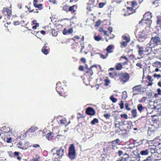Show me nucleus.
Listing matches in <instances>:
<instances>
[{
  "label": "nucleus",
  "instance_id": "1",
  "mask_svg": "<svg viewBox=\"0 0 161 161\" xmlns=\"http://www.w3.org/2000/svg\"><path fill=\"white\" fill-rule=\"evenodd\" d=\"M161 44V41L160 37L156 36L152 37L149 43V46L151 47H154Z\"/></svg>",
  "mask_w": 161,
  "mask_h": 161
},
{
  "label": "nucleus",
  "instance_id": "2",
  "mask_svg": "<svg viewBox=\"0 0 161 161\" xmlns=\"http://www.w3.org/2000/svg\"><path fill=\"white\" fill-rule=\"evenodd\" d=\"M10 7H6L3 8L2 9V13L4 19L8 20L10 19V17L11 15L12 11L11 9L10 8Z\"/></svg>",
  "mask_w": 161,
  "mask_h": 161
},
{
  "label": "nucleus",
  "instance_id": "3",
  "mask_svg": "<svg viewBox=\"0 0 161 161\" xmlns=\"http://www.w3.org/2000/svg\"><path fill=\"white\" fill-rule=\"evenodd\" d=\"M75 147L73 144H71L68 149V156L71 160H73L75 158Z\"/></svg>",
  "mask_w": 161,
  "mask_h": 161
},
{
  "label": "nucleus",
  "instance_id": "4",
  "mask_svg": "<svg viewBox=\"0 0 161 161\" xmlns=\"http://www.w3.org/2000/svg\"><path fill=\"white\" fill-rule=\"evenodd\" d=\"M118 76H119V79L120 80V82L122 83L128 81L130 78L129 74L126 72H120Z\"/></svg>",
  "mask_w": 161,
  "mask_h": 161
},
{
  "label": "nucleus",
  "instance_id": "5",
  "mask_svg": "<svg viewBox=\"0 0 161 161\" xmlns=\"http://www.w3.org/2000/svg\"><path fill=\"white\" fill-rule=\"evenodd\" d=\"M152 17V16L151 13H147L144 14L143 19H142L139 23H140L141 22L145 21V23L147 24H150L152 22L151 20Z\"/></svg>",
  "mask_w": 161,
  "mask_h": 161
},
{
  "label": "nucleus",
  "instance_id": "6",
  "mask_svg": "<svg viewBox=\"0 0 161 161\" xmlns=\"http://www.w3.org/2000/svg\"><path fill=\"white\" fill-rule=\"evenodd\" d=\"M156 129L153 126L149 127L147 131V133L149 136H151L153 138H155V135L156 134Z\"/></svg>",
  "mask_w": 161,
  "mask_h": 161
},
{
  "label": "nucleus",
  "instance_id": "7",
  "mask_svg": "<svg viewBox=\"0 0 161 161\" xmlns=\"http://www.w3.org/2000/svg\"><path fill=\"white\" fill-rule=\"evenodd\" d=\"M64 154V149L63 147L62 146L59 149H58L56 153H53L54 156H58V159H60L62 158V156Z\"/></svg>",
  "mask_w": 161,
  "mask_h": 161
},
{
  "label": "nucleus",
  "instance_id": "8",
  "mask_svg": "<svg viewBox=\"0 0 161 161\" xmlns=\"http://www.w3.org/2000/svg\"><path fill=\"white\" fill-rule=\"evenodd\" d=\"M142 85H136L133 87L132 88V92H133V95H136L139 92H140L142 90Z\"/></svg>",
  "mask_w": 161,
  "mask_h": 161
},
{
  "label": "nucleus",
  "instance_id": "9",
  "mask_svg": "<svg viewBox=\"0 0 161 161\" xmlns=\"http://www.w3.org/2000/svg\"><path fill=\"white\" fill-rule=\"evenodd\" d=\"M110 144L111 147L113 149L117 148V147L116 144L118 145H120V141L119 138H117L115 140L109 142Z\"/></svg>",
  "mask_w": 161,
  "mask_h": 161
},
{
  "label": "nucleus",
  "instance_id": "10",
  "mask_svg": "<svg viewBox=\"0 0 161 161\" xmlns=\"http://www.w3.org/2000/svg\"><path fill=\"white\" fill-rule=\"evenodd\" d=\"M56 85V90L58 93L61 95L62 94H63L64 92L63 88L62 87L61 85V83L60 81H58L57 82Z\"/></svg>",
  "mask_w": 161,
  "mask_h": 161
},
{
  "label": "nucleus",
  "instance_id": "11",
  "mask_svg": "<svg viewBox=\"0 0 161 161\" xmlns=\"http://www.w3.org/2000/svg\"><path fill=\"white\" fill-rule=\"evenodd\" d=\"M125 11V12L124 14L125 16H127L132 14L135 12V8H134L130 7H127L126 8V10L123 9V11Z\"/></svg>",
  "mask_w": 161,
  "mask_h": 161
},
{
  "label": "nucleus",
  "instance_id": "12",
  "mask_svg": "<svg viewBox=\"0 0 161 161\" xmlns=\"http://www.w3.org/2000/svg\"><path fill=\"white\" fill-rule=\"evenodd\" d=\"M157 140V139H154L153 140H151V141H153V142H154V146H153V147L149 148L148 149L150 152L151 153V154H156V153H158V149L156 148V147L158 146L157 143H156V141Z\"/></svg>",
  "mask_w": 161,
  "mask_h": 161
},
{
  "label": "nucleus",
  "instance_id": "13",
  "mask_svg": "<svg viewBox=\"0 0 161 161\" xmlns=\"http://www.w3.org/2000/svg\"><path fill=\"white\" fill-rule=\"evenodd\" d=\"M86 113L88 115L93 116L95 115L96 112L94 109L92 107L87 108L86 110Z\"/></svg>",
  "mask_w": 161,
  "mask_h": 161
},
{
  "label": "nucleus",
  "instance_id": "14",
  "mask_svg": "<svg viewBox=\"0 0 161 161\" xmlns=\"http://www.w3.org/2000/svg\"><path fill=\"white\" fill-rule=\"evenodd\" d=\"M77 6L76 5H74L71 6H69V12H70L72 14H74L76 12Z\"/></svg>",
  "mask_w": 161,
  "mask_h": 161
},
{
  "label": "nucleus",
  "instance_id": "15",
  "mask_svg": "<svg viewBox=\"0 0 161 161\" xmlns=\"http://www.w3.org/2000/svg\"><path fill=\"white\" fill-rule=\"evenodd\" d=\"M48 48H49V47L46 45V44H45L42 49V52L45 55L48 54L49 52Z\"/></svg>",
  "mask_w": 161,
  "mask_h": 161
},
{
  "label": "nucleus",
  "instance_id": "16",
  "mask_svg": "<svg viewBox=\"0 0 161 161\" xmlns=\"http://www.w3.org/2000/svg\"><path fill=\"white\" fill-rule=\"evenodd\" d=\"M136 48L138 49V53L140 55H143L144 53V50L143 48L142 47H140L139 45H137L136 46Z\"/></svg>",
  "mask_w": 161,
  "mask_h": 161
},
{
  "label": "nucleus",
  "instance_id": "17",
  "mask_svg": "<svg viewBox=\"0 0 161 161\" xmlns=\"http://www.w3.org/2000/svg\"><path fill=\"white\" fill-rule=\"evenodd\" d=\"M149 153L150 151L148 149H145L142 150L140 152V154L142 156H147Z\"/></svg>",
  "mask_w": 161,
  "mask_h": 161
},
{
  "label": "nucleus",
  "instance_id": "18",
  "mask_svg": "<svg viewBox=\"0 0 161 161\" xmlns=\"http://www.w3.org/2000/svg\"><path fill=\"white\" fill-rule=\"evenodd\" d=\"M137 108L139 112L142 113L143 112L145 108L141 104H139L137 105Z\"/></svg>",
  "mask_w": 161,
  "mask_h": 161
},
{
  "label": "nucleus",
  "instance_id": "19",
  "mask_svg": "<svg viewBox=\"0 0 161 161\" xmlns=\"http://www.w3.org/2000/svg\"><path fill=\"white\" fill-rule=\"evenodd\" d=\"M127 3L128 4H129L130 3V4L131 6L130 7L134 8H135V10L137 8L136 6L137 5V3L136 1H133L130 2H128Z\"/></svg>",
  "mask_w": 161,
  "mask_h": 161
},
{
  "label": "nucleus",
  "instance_id": "20",
  "mask_svg": "<svg viewBox=\"0 0 161 161\" xmlns=\"http://www.w3.org/2000/svg\"><path fill=\"white\" fill-rule=\"evenodd\" d=\"M129 156L128 154H127L126 153H124L123 155L121 158V159L123 161H126L128 160L129 158Z\"/></svg>",
  "mask_w": 161,
  "mask_h": 161
},
{
  "label": "nucleus",
  "instance_id": "21",
  "mask_svg": "<svg viewBox=\"0 0 161 161\" xmlns=\"http://www.w3.org/2000/svg\"><path fill=\"white\" fill-rule=\"evenodd\" d=\"M54 134L53 132H51L47 133L46 135V138L49 140H50L53 139Z\"/></svg>",
  "mask_w": 161,
  "mask_h": 161
},
{
  "label": "nucleus",
  "instance_id": "22",
  "mask_svg": "<svg viewBox=\"0 0 161 161\" xmlns=\"http://www.w3.org/2000/svg\"><path fill=\"white\" fill-rule=\"evenodd\" d=\"M123 68L122 65L120 63H118L115 66V69L116 70H120Z\"/></svg>",
  "mask_w": 161,
  "mask_h": 161
},
{
  "label": "nucleus",
  "instance_id": "23",
  "mask_svg": "<svg viewBox=\"0 0 161 161\" xmlns=\"http://www.w3.org/2000/svg\"><path fill=\"white\" fill-rule=\"evenodd\" d=\"M94 67V66H92L89 69H87L85 70V73L86 74H89L91 75L93 74V72L92 70V68Z\"/></svg>",
  "mask_w": 161,
  "mask_h": 161
},
{
  "label": "nucleus",
  "instance_id": "24",
  "mask_svg": "<svg viewBox=\"0 0 161 161\" xmlns=\"http://www.w3.org/2000/svg\"><path fill=\"white\" fill-rule=\"evenodd\" d=\"M124 149L122 147L120 148V149H119L118 151L117 154L119 155V157H121V156H122L124 153Z\"/></svg>",
  "mask_w": 161,
  "mask_h": 161
},
{
  "label": "nucleus",
  "instance_id": "25",
  "mask_svg": "<svg viewBox=\"0 0 161 161\" xmlns=\"http://www.w3.org/2000/svg\"><path fill=\"white\" fill-rule=\"evenodd\" d=\"M113 46L112 45H110L108 47L106 50L108 53H110L113 52V51L112 50L113 48Z\"/></svg>",
  "mask_w": 161,
  "mask_h": 161
},
{
  "label": "nucleus",
  "instance_id": "26",
  "mask_svg": "<svg viewBox=\"0 0 161 161\" xmlns=\"http://www.w3.org/2000/svg\"><path fill=\"white\" fill-rule=\"evenodd\" d=\"M131 113L132 116L133 118H135L137 117V112L136 109H132V110H131Z\"/></svg>",
  "mask_w": 161,
  "mask_h": 161
},
{
  "label": "nucleus",
  "instance_id": "27",
  "mask_svg": "<svg viewBox=\"0 0 161 161\" xmlns=\"http://www.w3.org/2000/svg\"><path fill=\"white\" fill-rule=\"evenodd\" d=\"M94 39L96 41H102L103 39V38L99 35H95L94 36Z\"/></svg>",
  "mask_w": 161,
  "mask_h": 161
},
{
  "label": "nucleus",
  "instance_id": "28",
  "mask_svg": "<svg viewBox=\"0 0 161 161\" xmlns=\"http://www.w3.org/2000/svg\"><path fill=\"white\" fill-rule=\"evenodd\" d=\"M138 37V40L139 41H142V39H145V36L144 35H142L141 33L137 35Z\"/></svg>",
  "mask_w": 161,
  "mask_h": 161
},
{
  "label": "nucleus",
  "instance_id": "29",
  "mask_svg": "<svg viewBox=\"0 0 161 161\" xmlns=\"http://www.w3.org/2000/svg\"><path fill=\"white\" fill-rule=\"evenodd\" d=\"M60 123L61 124L65 125L66 126H67L70 123V121H69V122L66 124V119L64 118L60 120Z\"/></svg>",
  "mask_w": 161,
  "mask_h": 161
},
{
  "label": "nucleus",
  "instance_id": "30",
  "mask_svg": "<svg viewBox=\"0 0 161 161\" xmlns=\"http://www.w3.org/2000/svg\"><path fill=\"white\" fill-rule=\"evenodd\" d=\"M157 25L158 26L161 27V16L157 17Z\"/></svg>",
  "mask_w": 161,
  "mask_h": 161
},
{
  "label": "nucleus",
  "instance_id": "31",
  "mask_svg": "<svg viewBox=\"0 0 161 161\" xmlns=\"http://www.w3.org/2000/svg\"><path fill=\"white\" fill-rule=\"evenodd\" d=\"M122 58H124L125 60V61L123 62L122 64H121L122 65L127 64L128 62L129 61L128 58L125 56H121L120 57V60H121Z\"/></svg>",
  "mask_w": 161,
  "mask_h": 161
},
{
  "label": "nucleus",
  "instance_id": "32",
  "mask_svg": "<svg viewBox=\"0 0 161 161\" xmlns=\"http://www.w3.org/2000/svg\"><path fill=\"white\" fill-rule=\"evenodd\" d=\"M153 66L156 67H161V62L159 61H156L154 63Z\"/></svg>",
  "mask_w": 161,
  "mask_h": 161
},
{
  "label": "nucleus",
  "instance_id": "33",
  "mask_svg": "<svg viewBox=\"0 0 161 161\" xmlns=\"http://www.w3.org/2000/svg\"><path fill=\"white\" fill-rule=\"evenodd\" d=\"M19 153L18 152L15 151L14 153V155L15 156H17V158L18 160L20 161L21 160V157L19 156Z\"/></svg>",
  "mask_w": 161,
  "mask_h": 161
},
{
  "label": "nucleus",
  "instance_id": "34",
  "mask_svg": "<svg viewBox=\"0 0 161 161\" xmlns=\"http://www.w3.org/2000/svg\"><path fill=\"white\" fill-rule=\"evenodd\" d=\"M110 99L113 103H115L117 101V99L114 97L113 95L110 96Z\"/></svg>",
  "mask_w": 161,
  "mask_h": 161
},
{
  "label": "nucleus",
  "instance_id": "35",
  "mask_svg": "<svg viewBox=\"0 0 161 161\" xmlns=\"http://www.w3.org/2000/svg\"><path fill=\"white\" fill-rule=\"evenodd\" d=\"M34 6L36 8H38L39 10H42V4H34Z\"/></svg>",
  "mask_w": 161,
  "mask_h": 161
},
{
  "label": "nucleus",
  "instance_id": "36",
  "mask_svg": "<svg viewBox=\"0 0 161 161\" xmlns=\"http://www.w3.org/2000/svg\"><path fill=\"white\" fill-rule=\"evenodd\" d=\"M98 120L97 118H94L91 121V124L92 125H94L96 123H98Z\"/></svg>",
  "mask_w": 161,
  "mask_h": 161
},
{
  "label": "nucleus",
  "instance_id": "37",
  "mask_svg": "<svg viewBox=\"0 0 161 161\" xmlns=\"http://www.w3.org/2000/svg\"><path fill=\"white\" fill-rule=\"evenodd\" d=\"M69 6L68 5H66L63 6V9L64 11L67 13L69 12Z\"/></svg>",
  "mask_w": 161,
  "mask_h": 161
},
{
  "label": "nucleus",
  "instance_id": "38",
  "mask_svg": "<svg viewBox=\"0 0 161 161\" xmlns=\"http://www.w3.org/2000/svg\"><path fill=\"white\" fill-rule=\"evenodd\" d=\"M17 147L20 148L24 149L25 148L22 147V143L21 142H19L17 144Z\"/></svg>",
  "mask_w": 161,
  "mask_h": 161
},
{
  "label": "nucleus",
  "instance_id": "39",
  "mask_svg": "<svg viewBox=\"0 0 161 161\" xmlns=\"http://www.w3.org/2000/svg\"><path fill=\"white\" fill-rule=\"evenodd\" d=\"M35 130H34V127H31L30 128L28 129L27 131H26L25 132V134L26 135V134L29 132L32 133L34 132Z\"/></svg>",
  "mask_w": 161,
  "mask_h": 161
},
{
  "label": "nucleus",
  "instance_id": "40",
  "mask_svg": "<svg viewBox=\"0 0 161 161\" xmlns=\"http://www.w3.org/2000/svg\"><path fill=\"white\" fill-rule=\"evenodd\" d=\"M122 38L124 40H125L127 42H129L130 41V39L126 35H124L122 36Z\"/></svg>",
  "mask_w": 161,
  "mask_h": 161
},
{
  "label": "nucleus",
  "instance_id": "41",
  "mask_svg": "<svg viewBox=\"0 0 161 161\" xmlns=\"http://www.w3.org/2000/svg\"><path fill=\"white\" fill-rule=\"evenodd\" d=\"M52 33L53 36H57L58 34V32L54 29H52Z\"/></svg>",
  "mask_w": 161,
  "mask_h": 161
},
{
  "label": "nucleus",
  "instance_id": "42",
  "mask_svg": "<svg viewBox=\"0 0 161 161\" xmlns=\"http://www.w3.org/2000/svg\"><path fill=\"white\" fill-rule=\"evenodd\" d=\"M125 108L127 111H129L131 110V108L129 107V104L127 103L125 104Z\"/></svg>",
  "mask_w": 161,
  "mask_h": 161
},
{
  "label": "nucleus",
  "instance_id": "43",
  "mask_svg": "<svg viewBox=\"0 0 161 161\" xmlns=\"http://www.w3.org/2000/svg\"><path fill=\"white\" fill-rule=\"evenodd\" d=\"M80 37L78 36H75L72 38V40L74 41H76L78 40H79Z\"/></svg>",
  "mask_w": 161,
  "mask_h": 161
},
{
  "label": "nucleus",
  "instance_id": "44",
  "mask_svg": "<svg viewBox=\"0 0 161 161\" xmlns=\"http://www.w3.org/2000/svg\"><path fill=\"white\" fill-rule=\"evenodd\" d=\"M101 22L100 20H99L97 21L95 23V27H99L101 24Z\"/></svg>",
  "mask_w": 161,
  "mask_h": 161
},
{
  "label": "nucleus",
  "instance_id": "45",
  "mask_svg": "<svg viewBox=\"0 0 161 161\" xmlns=\"http://www.w3.org/2000/svg\"><path fill=\"white\" fill-rule=\"evenodd\" d=\"M120 117L121 118H123L124 119H128V116L125 114H121Z\"/></svg>",
  "mask_w": 161,
  "mask_h": 161
},
{
  "label": "nucleus",
  "instance_id": "46",
  "mask_svg": "<svg viewBox=\"0 0 161 161\" xmlns=\"http://www.w3.org/2000/svg\"><path fill=\"white\" fill-rule=\"evenodd\" d=\"M103 116L107 119H108L110 118V117H111V114L110 113L104 114Z\"/></svg>",
  "mask_w": 161,
  "mask_h": 161
},
{
  "label": "nucleus",
  "instance_id": "47",
  "mask_svg": "<svg viewBox=\"0 0 161 161\" xmlns=\"http://www.w3.org/2000/svg\"><path fill=\"white\" fill-rule=\"evenodd\" d=\"M109 77L111 78H114L115 77V73L114 72H110L109 73Z\"/></svg>",
  "mask_w": 161,
  "mask_h": 161
},
{
  "label": "nucleus",
  "instance_id": "48",
  "mask_svg": "<svg viewBox=\"0 0 161 161\" xmlns=\"http://www.w3.org/2000/svg\"><path fill=\"white\" fill-rule=\"evenodd\" d=\"M104 81V82H105L104 85L105 86H108L110 82V80L108 79H105Z\"/></svg>",
  "mask_w": 161,
  "mask_h": 161
},
{
  "label": "nucleus",
  "instance_id": "49",
  "mask_svg": "<svg viewBox=\"0 0 161 161\" xmlns=\"http://www.w3.org/2000/svg\"><path fill=\"white\" fill-rule=\"evenodd\" d=\"M152 47H146L145 50H144V53L148 52L149 51H151L152 49Z\"/></svg>",
  "mask_w": 161,
  "mask_h": 161
},
{
  "label": "nucleus",
  "instance_id": "50",
  "mask_svg": "<svg viewBox=\"0 0 161 161\" xmlns=\"http://www.w3.org/2000/svg\"><path fill=\"white\" fill-rule=\"evenodd\" d=\"M119 107H120V109H123L124 108V103L121 100L120 101V103H119Z\"/></svg>",
  "mask_w": 161,
  "mask_h": 161
},
{
  "label": "nucleus",
  "instance_id": "51",
  "mask_svg": "<svg viewBox=\"0 0 161 161\" xmlns=\"http://www.w3.org/2000/svg\"><path fill=\"white\" fill-rule=\"evenodd\" d=\"M153 76L154 77L157 78V79H158L161 77V75L160 74L158 75L156 73H155L153 74Z\"/></svg>",
  "mask_w": 161,
  "mask_h": 161
},
{
  "label": "nucleus",
  "instance_id": "52",
  "mask_svg": "<svg viewBox=\"0 0 161 161\" xmlns=\"http://www.w3.org/2000/svg\"><path fill=\"white\" fill-rule=\"evenodd\" d=\"M128 43V42H125H125H123V41H122L120 43V44H121L124 47H125L127 46Z\"/></svg>",
  "mask_w": 161,
  "mask_h": 161
},
{
  "label": "nucleus",
  "instance_id": "53",
  "mask_svg": "<svg viewBox=\"0 0 161 161\" xmlns=\"http://www.w3.org/2000/svg\"><path fill=\"white\" fill-rule=\"evenodd\" d=\"M100 57L101 58H102L103 59H106L107 58V57H108V54H107L106 56H105L103 54H100Z\"/></svg>",
  "mask_w": 161,
  "mask_h": 161
},
{
  "label": "nucleus",
  "instance_id": "54",
  "mask_svg": "<svg viewBox=\"0 0 161 161\" xmlns=\"http://www.w3.org/2000/svg\"><path fill=\"white\" fill-rule=\"evenodd\" d=\"M147 78L150 82H152L153 81V79H152L151 76L150 75H148L147 77Z\"/></svg>",
  "mask_w": 161,
  "mask_h": 161
},
{
  "label": "nucleus",
  "instance_id": "55",
  "mask_svg": "<svg viewBox=\"0 0 161 161\" xmlns=\"http://www.w3.org/2000/svg\"><path fill=\"white\" fill-rule=\"evenodd\" d=\"M143 161H153L151 159V157H150V156H148L146 159L144 160Z\"/></svg>",
  "mask_w": 161,
  "mask_h": 161
},
{
  "label": "nucleus",
  "instance_id": "56",
  "mask_svg": "<svg viewBox=\"0 0 161 161\" xmlns=\"http://www.w3.org/2000/svg\"><path fill=\"white\" fill-rule=\"evenodd\" d=\"M73 32V30L72 28H69L67 30V33L69 34H71Z\"/></svg>",
  "mask_w": 161,
  "mask_h": 161
},
{
  "label": "nucleus",
  "instance_id": "57",
  "mask_svg": "<svg viewBox=\"0 0 161 161\" xmlns=\"http://www.w3.org/2000/svg\"><path fill=\"white\" fill-rule=\"evenodd\" d=\"M80 45L81 46V48L80 49V53H82L83 49L84 48V43L80 44Z\"/></svg>",
  "mask_w": 161,
  "mask_h": 161
},
{
  "label": "nucleus",
  "instance_id": "58",
  "mask_svg": "<svg viewBox=\"0 0 161 161\" xmlns=\"http://www.w3.org/2000/svg\"><path fill=\"white\" fill-rule=\"evenodd\" d=\"M105 5V3H99V7L100 8H102L104 7Z\"/></svg>",
  "mask_w": 161,
  "mask_h": 161
},
{
  "label": "nucleus",
  "instance_id": "59",
  "mask_svg": "<svg viewBox=\"0 0 161 161\" xmlns=\"http://www.w3.org/2000/svg\"><path fill=\"white\" fill-rule=\"evenodd\" d=\"M78 69L80 71H83L84 70V67L82 65H80Z\"/></svg>",
  "mask_w": 161,
  "mask_h": 161
},
{
  "label": "nucleus",
  "instance_id": "60",
  "mask_svg": "<svg viewBox=\"0 0 161 161\" xmlns=\"http://www.w3.org/2000/svg\"><path fill=\"white\" fill-rule=\"evenodd\" d=\"M12 139L11 137H9V138H7L6 139V142L7 143H10L11 142Z\"/></svg>",
  "mask_w": 161,
  "mask_h": 161
},
{
  "label": "nucleus",
  "instance_id": "61",
  "mask_svg": "<svg viewBox=\"0 0 161 161\" xmlns=\"http://www.w3.org/2000/svg\"><path fill=\"white\" fill-rule=\"evenodd\" d=\"M136 66L139 67L140 68H142V64L140 63H137L136 64Z\"/></svg>",
  "mask_w": 161,
  "mask_h": 161
},
{
  "label": "nucleus",
  "instance_id": "62",
  "mask_svg": "<svg viewBox=\"0 0 161 161\" xmlns=\"http://www.w3.org/2000/svg\"><path fill=\"white\" fill-rule=\"evenodd\" d=\"M80 60L83 63H85L86 62V59L85 58H80Z\"/></svg>",
  "mask_w": 161,
  "mask_h": 161
},
{
  "label": "nucleus",
  "instance_id": "63",
  "mask_svg": "<svg viewBox=\"0 0 161 161\" xmlns=\"http://www.w3.org/2000/svg\"><path fill=\"white\" fill-rule=\"evenodd\" d=\"M159 140V142L158 141V143H157V146L159 147V148H161V141L160 142V141L159 140Z\"/></svg>",
  "mask_w": 161,
  "mask_h": 161
},
{
  "label": "nucleus",
  "instance_id": "64",
  "mask_svg": "<svg viewBox=\"0 0 161 161\" xmlns=\"http://www.w3.org/2000/svg\"><path fill=\"white\" fill-rule=\"evenodd\" d=\"M157 91L158 92V93L159 95H161V90L160 88H158L157 89Z\"/></svg>",
  "mask_w": 161,
  "mask_h": 161
}]
</instances>
